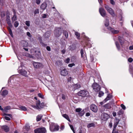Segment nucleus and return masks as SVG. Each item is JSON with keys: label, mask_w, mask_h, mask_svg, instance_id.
I'll list each match as a JSON object with an SVG mask.
<instances>
[{"label": "nucleus", "mask_w": 133, "mask_h": 133, "mask_svg": "<svg viewBox=\"0 0 133 133\" xmlns=\"http://www.w3.org/2000/svg\"><path fill=\"white\" fill-rule=\"evenodd\" d=\"M78 95L82 97H87L89 95L88 92L85 90H83L80 91L78 93Z\"/></svg>", "instance_id": "nucleus-1"}, {"label": "nucleus", "mask_w": 133, "mask_h": 133, "mask_svg": "<svg viewBox=\"0 0 133 133\" xmlns=\"http://www.w3.org/2000/svg\"><path fill=\"white\" fill-rule=\"evenodd\" d=\"M105 8L114 17L115 16V14L113 10L111 8L109 7L107 5H105Z\"/></svg>", "instance_id": "nucleus-2"}, {"label": "nucleus", "mask_w": 133, "mask_h": 133, "mask_svg": "<svg viewBox=\"0 0 133 133\" xmlns=\"http://www.w3.org/2000/svg\"><path fill=\"white\" fill-rule=\"evenodd\" d=\"M46 131V129L44 128H39L34 130L35 133H45Z\"/></svg>", "instance_id": "nucleus-3"}, {"label": "nucleus", "mask_w": 133, "mask_h": 133, "mask_svg": "<svg viewBox=\"0 0 133 133\" xmlns=\"http://www.w3.org/2000/svg\"><path fill=\"white\" fill-rule=\"evenodd\" d=\"M92 87L94 90L96 92H98L100 90V87L96 83H94L92 85Z\"/></svg>", "instance_id": "nucleus-4"}, {"label": "nucleus", "mask_w": 133, "mask_h": 133, "mask_svg": "<svg viewBox=\"0 0 133 133\" xmlns=\"http://www.w3.org/2000/svg\"><path fill=\"white\" fill-rule=\"evenodd\" d=\"M109 117V115L107 113H103L101 115V118L102 120L106 121Z\"/></svg>", "instance_id": "nucleus-5"}, {"label": "nucleus", "mask_w": 133, "mask_h": 133, "mask_svg": "<svg viewBox=\"0 0 133 133\" xmlns=\"http://www.w3.org/2000/svg\"><path fill=\"white\" fill-rule=\"evenodd\" d=\"M6 21L7 23L8 24L10 28H12V25L11 22V21L10 19V17L9 15H6Z\"/></svg>", "instance_id": "nucleus-6"}, {"label": "nucleus", "mask_w": 133, "mask_h": 133, "mask_svg": "<svg viewBox=\"0 0 133 133\" xmlns=\"http://www.w3.org/2000/svg\"><path fill=\"white\" fill-rule=\"evenodd\" d=\"M33 65L35 68H38L43 67L42 64L40 63L34 62L33 63Z\"/></svg>", "instance_id": "nucleus-7"}, {"label": "nucleus", "mask_w": 133, "mask_h": 133, "mask_svg": "<svg viewBox=\"0 0 133 133\" xmlns=\"http://www.w3.org/2000/svg\"><path fill=\"white\" fill-rule=\"evenodd\" d=\"M61 29H56L55 31V35L57 37H59L61 34Z\"/></svg>", "instance_id": "nucleus-8"}, {"label": "nucleus", "mask_w": 133, "mask_h": 133, "mask_svg": "<svg viewBox=\"0 0 133 133\" xmlns=\"http://www.w3.org/2000/svg\"><path fill=\"white\" fill-rule=\"evenodd\" d=\"M99 12L102 16L104 17L106 15V12L104 9L100 8L99 9Z\"/></svg>", "instance_id": "nucleus-9"}, {"label": "nucleus", "mask_w": 133, "mask_h": 133, "mask_svg": "<svg viewBox=\"0 0 133 133\" xmlns=\"http://www.w3.org/2000/svg\"><path fill=\"white\" fill-rule=\"evenodd\" d=\"M91 110L94 112H96L97 111V106L94 104H92L90 106Z\"/></svg>", "instance_id": "nucleus-10"}, {"label": "nucleus", "mask_w": 133, "mask_h": 133, "mask_svg": "<svg viewBox=\"0 0 133 133\" xmlns=\"http://www.w3.org/2000/svg\"><path fill=\"white\" fill-rule=\"evenodd\" d=\"M19 73L21 75L26 77H28L27 75V72L24 70H19Z\"/></svg>", "instance_id": "nucleus-11"}, {"label": "nucleus", "mask_w": 133, "mask_h": 133, "mask_svg": "<svg viewBox=\"0 0 133 133\" xmlns=\"http://www.w3.org/2000/svg\"><path fill=\"white\" fill-rule=\"evenodd\" d=\"M61 74L62 76H65L68 74V72L65 69H64L61 71Z\"/></svg>", "instance_id": "nucleus-12"}, {"label": "nucleus", "mask_w": 133, "mask_h": 133, "mask_svg": "<svg viewBox=\"0 0 133 133\" xmlns=\"http://www.w3.org/2000/svg\"><path fill=\"white\" fill-rule=\"evenodd\" d=\"M55 125L53 123H52L50 126V130L51 131H55Z\"/></svg>", "instance_id": "nucleus-13"}, {"label": "nucleus", "mask_w": 133, "mask_h": 133, "mask_svg": "<svg viewBox=\"0 0 133 133\" xmlns=\"http://www.w3.org/2000/svg\"><path fill=\"white\" fill-rule=\"evenodd\" d=\"M2 128L6 132H8L9 130V128L7 125H5L2 126Z\"/></svg>", "instance_id": "nucleus-14"}, {"label": "nucleus", "mask_w": 133, "mask_h": 133, "mask_svg": "<svg viewBox=\"0 0 133 133\" xmlns=\"http://www.w3.org/2000/svg\"><path fill=\"white\" fill-rule=\"evenodd\" d=\"M40 103L39 101L38 100L37 101L36 103V106L32 105V107L36 109H40V108L38 106L39 103Z\"/></svg>", "instance_id": "nucleus-15"}, {"label": "nucleus", "mask_w": 133, "mask_h": 133, "mask_svg": "<svg viewBox=\"0 0 133 133\" xmlns=\"http://www.w3.org/2000/svg\"><path fill=\"white\" fill-rule=\"evenodd\" d=\"M108 29L110 30L111 32L114 34H117L119 33V31L117 30H115L114 29L111 28L110 27H109Z\"/></svg>", "instance_id": "nucleus-16"}, {"label": "nucleus", "mask_w": 133, "mask_h": 133, "mask_svg": "<svg viewBox=\"0 0 133 133\" xmlns=\"http://www.w3.org/2000/svg\"><path fill=\"white\" fill-rule=\"evenodd\" d=\"M118 39L121 44V45L123 44H124V38L122 37L119 36L118 37Z\"/></svg>", "instance_id": "nucleus-17"}, {"label": "nucleus", "mask_w": 133, "mask_h": 133, "mask_svg": "<svg viewBox=\"0 0 133 133\" xmlns=\"http://www.w3.org/2000/svg\"><path fill=\"white\" fill-rule=\"evenodd\" d=\"M47 6L46 4L45 3H43L41 6V8L43 10H45Z\"/></svg>", "instance_id": "nucleus-18"}, {"label": "nucleus", "mask_w": 133, "mask_h": 133, "mask_svg": "<svg viewBox=\"0 0 133 133\" xmlns=\"http://www.w3.org/2000/svg\"><path fill=\"white\" fill-rule=\"evenodd\" d=\"M103 107L105 108L108 109H110L111 108V104L110 103H108L107 104L104 105Z\"/></svg>", "instance_id": "nucleus-19"}, {"label": "nucleus", "mask_w": 133, "mask_h": 133, "mask_svg": "<svg viewBox=\"0 0 133 133\" xmlns=\"http://www.w3.org/2000/svg\"><path fill=\"white\" fill-rule=\"evenodd\" d=\"M8 93V91L6 90H5L2 92L1 93V95L3 96H5L7 95Z\"/></svg>", "instance_id": "nucleus-20"}, {"label": "nucleus", "mask_w": 133, "mask_h": 133, "mask_svg": "<svg viewBox=\"0 0 133 133\" xmlns=\"http://www.w3.org/2000/svg\"><path fill=\"white\" fill-rule=\"evenodd\" d=\"M72 87L74 88V90H76L79 88L81 87V86L79 84H76L73 85Z\"/></svg>", "instance_id": "nucleus-21"}, {"label": "nucleus", "mask_w": 133, "mask_h": 133, "mask_svg": "<svg viewBox=\"0 0 133 133\" xmlns=\"http://www.w3.org/2000/svg\"><path fill=\"white\" fill-rule=\"evenodd\" d=\"M111 97V95H108L107 96L106 98L104 99L103 101V102H106L107 101L109 100Z\"/></svg>", "instance_id": "nucleus-22"}, {"label": "nucleus", "mask_w": 133, "mask_h": 133, "mask_svg": "<svg viewBox=\"0 0 133 133\" xmlns=\"http://www.w3.org/2000/svg\"><path fill=\"white\" fill-rule=\"evenodd\" d=\"M95 124L94 123H90L87 126V127L88 128H89L92 127H95Z\"/></svg>", "instance_id": "nucleus-23"}, {"label": "nucleus", "mask_w": 133, "mask_h": 133, "mask_svg": "<svg viewBox=\"0 0 133 133\" xmlns=\"http://www.w3.org/2000/svg\"><path fill=\"white\" fill-rule=\"evenodd\" d=\"M63 116L67 119L68 121L69 122H71L70 120L69 117L68 115L66 114H64L63 115Z\"/></svg>", "instance_id": "nucleus-24"}, {"label": "nucleus", "mask_w": 133, "mask_h": 133, "mask_svg": "<svg viewBox=\"0 0 133 133\" xmlns=\"http://www.w3.org/2000/svg\"><path fill=\"white\" fill-rule=\"evenodd\" d=\"M42 116L41 115H38L37 117L36 120L37 121H39L41 119Z\"/></svg>", "instance_id": "nucleus-25"}, {"label": "nucleus", "mask_w": 133, "mask_h": 133, "mask_svg": "<svg viewBox=\"0 0 133 133\" xmlns=\"http://www.w3.org/2000/svg\"><path fill=\"white\" fill-rule=\"evenodd\" d=\"M11 109V107L10 106H8L5 107L4 109V111L7 112L8 110H10Z\"/></svg>", "instance_id": "nucleus-26"}, {"label": "nucleus", "mask_w": 133, "mask_h": 133, "mask_svg": "<svg viewBox=\"0 0 133 133\" xmlns=\"http://www.w3.org/2000/svg\"><path fill=\"white\" fill-rule=\"evenodd\" d=\"M56 65H57L58 66H61L62 65V62L60 61H58L56 62Z\"/></svg>", "instance_id": "nucleus-27"}, {"label": "nucleus", "mask_w": 133, "mask_h": 133, "mask_svg": "<svg viewBox=\"0 0 133 133\" xmlns=\"http://www.w3.org/2000/svg\"><path fill=\"white\" fill-rule=\"evenodd\" d=\"M17 20V16L16 15H14L13 17H12V22H13L14 21Z\"/></svg>", "instance_id": "nucleus-28"}, {"label": "nucleus", "mask_w": 133, "mask_h": 133, "mask_svg": "<svg viewBox=\"0 0 133 133\" xmlns=\"http://www.w3.org/2000/svg\"><path fill=\"white\" fill-rule=\"evenodd\" d=\"M19 108L21 110L24 111H26L27 110L26 108L24 106H20L19 107Z\"/></svg>", "instance_id": "nucleus-29"}, {"label": "nucleus", "mask_w": 133, "mask_h": 133, "mask_svg": "<svg viewBox=\"0 0 133 133\" xmlns=\"http://www.w3.org/2000/svg\"><path fill=\"white\" fill-rule=\"evenodd\" d=\"M63 33L66 38H67L68 37V32L65 31H63Z\"/></svg>", "instance_id": "nucleus-30"}, {"label": "nucleus", "mask_w": 133, "mask_h": 133, "mask_svg": "<svg viewBox=\"0 0 133 133\" xmlns=\"http://www.w3.org/2000/svg\"><path fill=\"white\" fill-rule=\"evenodd\" d=\"M109 23L108 19H106L105 21V25L106 26H107L109 25Z\"/></svg>", "instance_id": "nucleus-31"}, {"label": "nucleus", "mask_w": 133, "mask_h": 133, "mask_svg": "<svg viewBox=\"0 0 133 133\" xmlns=\"http://www.w3.org/2000/svg\"><path fill=\"white\" fill-rule=\"evenodd\" d=\"M38 106H39L40 108H43L44 106V104L43 103H39V104Z\"/></svg>", "instance_id": "nucleus-32"}, {"label": "nucleus", "mask_w": 133, "mask_h": 133, "mask_svg": "<svg viewBox=\"0 0 133 133\" xmlns=\"http://www.w3.org/2000/svg\"><path fill=\"white\" fill-rule=\"evenodd\" d=\"M39 12V10L38 9H36L34 11V14L36 15V14H38Z\"/></svg>", "instance_id": "nucleus-33"}, {"label": "nucleus", "mask_w": 133, "mask_h": 133, "mask_svg": "<svg viewBox=\"0 0 133 133\" xmlns=\"http://www.w3.org/2000/svg\"><path fill=\"white\" fill-rule=\"evenodd\" d=\"M123 111L121 109L118 111L117 113V114L118 115H121L123 113Z\"/></svg>", "instance_id": "nucleus-34"}, {"label": "nucleus", "mask_w": 133, "mask_h": 133, "mask_svg": "<svg viewBox=\"0 0 133 133\" xmlns=\"http://www.w3.org/2000/svg\"><path fill=\"white\" fill-rule=\"evenodd\" d=\"M119 119L118 118H116V122H115L114 124H116L117 125L118 124L119 122Z\"/></svg>", "instance_id": "nucleus-35"}, {"label": "nucleus", "mask_w": 133, "mask_h": 133, "mask_svg": "<svg viewBox=\"0 0 133 133\" xmlns=\"http://www.w3.org/2000/svg\"><path fill=\"white\" fill-rule=\"evenodd\" d=\"M104 93L102 91H100L99 93V97H101L102 96H103L104 95Z\"/></svg>", "instance_id": "nucleus-36"}, {"label": "nucleus", "mask_w": 133, "mask_h": 133, "mask_svg": "<svg viewBox=\"0 0 133 133\" xmlns=\"http://www.w3.org/2000/svg\"><path fill=\"white\" fill-rule=\"evenodd\" d=\"M25 129L26 130H29L30 129V126L28 124H26L25 125Z\"/></svg>", "instance_id": "nucleus-37"}, {"label": "nucleus", "mask_w": 133, "mask_h": 133, "mask_svg": "<svg viewBox=\"0 0 133 133\" xmlns=\"http://www.w3.org/2000/svg\"><path fill=\"white\" fill-rule=\"evenodd\" d=\"M85 111L84 110L81 111L79 113V114L81 116H82L84 114Z\"/></svg>", "instance_id": "nucleus-38"}, {"label": "nucleus", "mask_w": 133, "mask_h": 133, "mask_svg": "<svg viewBox=\"0 0 133 133\" xmlns=\"http://www.w3.org/2000/svg\"><path fill=\"white\" fill-rule=\"evenodd\" d=\"M75 34L77 37V38H78L80 37V34L79 33L77 32H75Z\"/></svg>", "instance_id": "nucleus-39"}, {"label": "nucleus", "mask_w": 133, "mask_h": 133, "mask_svg": "<svg viewBox=\"0 0 133 133\" xmlns=\"http://www.w3.org/2000/svg\"><path fill=\"white\" fill-rule=\"evenodd\" d=\"M115 44L117 48L118 49H119L120 48V46L118 43L117 42H116Z\"/></svg>", "instance_id": "nucleus-40"}, {"label": "nucleus", "mask_w": 133, "mask_h": 133, "mask_svg": "<svg viewBox=\"0 0 133 133\" xmlns=\"http://www.w3.org/2000/svg\"><path fill=\"white\" fill-rule=\"evenodd\" d=\"M19 25V23L17 21H16L14 23V25L15 27H17Z\"/></svg>", "instance_id": "nucleus-41"}, {"label": "nucleus", "mask_w": 133, "mask_h": 133, "mask_svg": "<svg viewBox=\"0 0 133 133\" xmlns=\"http://www.w3.org/2000/svg\"><path fill=\"white\" fill-rule=\"evenodd\" d=\"M82 110V109L80 108H77L76 109L75 111L77 112H80Z\"/></svg>", "instance_id": "nucleus-42"}, {"label": "nucleus", "mask_w": 133, "mask_h": 133, "mask_svg": "<svg viewBox=\"0 0 133 133\" xmlns=\"http://www.w3.org/2000/svg\"><path fill=\"white\" fill-rule=\"evenodd\" d=\"M25 24L28 26H29L30 25V22L29 21H26L25 22Z\"/></svg>", "instance_id": "nucleus-43"}, {"label": "nucleus", "mask_w": 133, "mask_h": 133, "mask_svg": "<svg viewBox=\"0 0 133 133\" xmlns=\"http://www.w3.org/2000/svg\"><path fill=\"white\" fill-rule=\"evenodd\" d=\"M69 126L70 127V128L73 131V132L74 133H75V130H74V128H73V126L72 125H69Z\"/></svg>", "instance_id": "nucleus-44"}, {"label": "nucleus", "mask_w": 133, "mask_h": 133, "mask_svg": "<svg viewBox=\"0 0 133 133\" xmlns=\"http://www.w3.org/2000/svg\"><path fill=\"white\" fill-rule=\"evenodd\" d=\"M59 129V126L58 125H55V131H58Z\"/></svg>", "instance_id": "nucleus-45"}, {"label": "nucleus", "mask_w": 133, "mask_h": 133, "mask_svg": "<svg viewBox=\"0 0 133 133\" xmlns=\"http://www.w3.org/2000/svg\"><path fill=\"white\" fill-rule=\"evenodd\" d=\"M81 53L82 57H83L84 56L83 55V51L82 49H81Z\"/></svg>", "instance_id": "nucleus-46"}, {"label": "nucleus", "mask_w": 133, "mask_h": 133, "mask_svg": "<svg viewBox=\"0 0 133 133\" xmlns=\"http://www.w3.org/2000/svg\"><path fill=\"white\" fill-rule=\"evenodd\" d=\"M38 96L42 98H43L44 97L40 93H38Z\"/></svg>", "instance_id": "nucleus-47"}, {"label": "nucleus", "mask_w": 133, "mask_h": 133, "mask_svg": "<svg viewBox=\"0 0 133 133\" xmlns=\"http://www.w3.org/2000/svg\"><path fill=\"white\" fill-rule=\"evenodd\" d=\"M121 107H122V108L124 110H125L126 108L125 107V105H123V104H122L121 105Z\"/></svg>", "instance_id": "nucleus-48"}, {"label": "nucleus", "mask_w": 133, "mask_h": 133, "mask_svg": "<svg viewBox=\"0 0 133 133\" xmlns=\"http://www.w3.org/2000/svg\"><path fill=\"white\" fill-rule=\"evenodd\" d=\"M75 64L74 63H73L71 64H70L68 65V66L70 67H71L72 66H74Z\"/></svg>", "instance_id": "nucleus-49"}, {"label": "nucleus", "mask_w": 133, "mask_h": 133, "mask_svg": "<svg viewBox=\"0 0 133 133\" xmlns=\"http://www.w3.org/2000/svg\"><path fill=\"white\" fill-rule=\"evenodd\" d=\"M133 60L131 58H129L128 59V61L130 62H132Z\"/></svg>", "instance_id": "nucleus-50"}, {"label": "nucleus", "mask_w": 133, "mask_h": 133, "mask_svg": "<svg viewBox=\"0 0 133 133\" xmlns=\"http://www.w3.org/2000/svg\"><path fill=\"white\" fill-rule=\"evenodd\" d=\"M62 98L64 100L65 99V96L64 94H62Z\"/></svg>", "instance_id": "nucleus-51"}, {"label": "nucleus", "mask_w": 133, "mask_h": 133, "mask_svg": "<svg viewBox=\"0 0 133 133\" xmlns=\"http://www.w3.org/2000/svg\"><path fill=\"white\" fill-rule=\"evenodd\" d=\"M122 13H121V14L120 15V16L119 17L120 18V21H122Z\"/></svg>", "instance_id": "nucleus-52"}, {"label": "nucleus", "mask_w": 133, "mask_h": 133, "mask_svg": "<svg viewBox=\"0 0 133 133\" xmlns=\"http://www.w3.org/2000/svg\"><path fill=\"white\" fill-rule=\"evenodd\" d=\"M5 118L6 120H10V118H9V117H8L7 116H5Z\"/></svg>", "instance_id": "nucleus-53"}, {"label": "nucleus", "mask_w": 133, "mask_h": 133, "mask_svg": "<svg viewBox=\"0 0 133 133\" xmlns=\"http://www.w3.org/2000/svg\"><path fill=\"white\" fill-rule=\"evenodd\" d=\"M41 2L40 0H36V2L37 4H39Z\"/></svg>", "instance_id": "nucleus-54"}, {"label": "nucleus", "mask_w": 133, "mask_h": 133, "mask_svg": "<svg viewBox=\"0 0 133 133\" xmlns=\"http://www.w3.org/2000/svg\"><path fill=\"white\" fill-rule=\"evenodd\" d=\"M112 133H118V131H116L114 129H113Z\"/></svg>", "instance_id": "nucleus-55"}, {"label": "nucleus", "mask_w": 133, "mask_h": 133, "mask_svg": "<svg viewBox=\"0 0 133 133\" xmlns=\"http://www.w3.org/2000/svg\"><path fill=\"white\" fill-rule=\"evenodd\" d=\"M27 35L29 37H31V35L29 32H27L26 33Z\"/></svg>", "instance_id": "nucleus-56"}, {"label": "nucleus", "mask_w": 133, "mask_h": 133, "mask_svg": "<svg viewBox=\"0 0 133 133\" xmlns=\"http://www.w3.org/2000/svg\"><path fill=\"white\" fill-rule=\"evenodd\" d=\"M70 61V59L69 58H67L66 59V63H68Z\"/></svg>", "instance_id": "nucleus-57"}, {"label": "nucleus", "mask_w": 133, "mask_h": 133, "mask_svg": "<svg viewBox=\"0 0 133 133\" xmlns=\"http://www.w3.org/2000/svg\"><path fill=\"white\" fill-rule=\"evenodd\" d=\"M110 3L114 5L115 4V2L113 0H112L110 1Z\"/></svg>", "instance_id": "nucleus-58"}, {"label": "nucleus", "mask_w": 133, "mask_h": 133, "mask_svg": "<svg viewBox=\"0 0 133 133\" xmlns=\"http://www.w3.org/2000/svg\"><path fill=\"white\" fill-rule=\"evenodd\" d=\"M46 49L48 51L50 50V48L49 46H48L46 47Z\"/></svg>", "instance_id": "nucleus-59"}, {"label": "nucleus", "mask_w": 133, "mask_h": 133, "mask_svg": "<svg viewBox=\"0 0 133 133\" xmlns=\"http://www.w3.org/2000/svg\"><path fill=\"white\" fill-rule=\"evenodd\" d=\"M12 11L13 12L14 15H16V12L15 10L14 9H13Z\"/></svg>", "instance_id": "nucleus-60"}, {"label": "nucleus", "mask_w": 133, "mask_h": 133, "mask_svg": "<svg viewBox=\"0 0 133 133\" xmlns=\"http://www.w3.org/2000/svg\"><path fill=\"white\" fill-rule=\"evenodd\" d=\"M42 17L43 18H45L46 17V15L45 14H43Z\"/></svg>", "instance_id": "nucleus-61"}, {"label": "nucleus", "mask_w": 133, "mask_h": 133, "mask_svg": "<svg viewBox=\"0 0 133 133\" xmlns=\"http://www.w3.org/2000/svg\"><path fill=\"white\" fill-rule=\"evenodd\" d=\"M10 28L9 26L8 28V29L9 32L12 31V30L10 28Z\"/></svg>", "instance_id": "nucleus-62"}, {"label": "nucleus", "mask_w": 133, "mask_h": 133, "mask_svg": "<svg viewBox=\"0 0 133 133\" xmlns=\"http://www.w3.org/2000/svg\"><path fill=\"white\" fill-rule=\"evenodd\" d=\"M61 52L63 54H64L65 53V50L64 49H63L61 51Z\"/></svg>", "instance_id": "nucleus-63"}, {"label": "nucleus", "mask_w": 133, "mask_h": 133, "mask_svg": "<svg viewBox=\"0 0 133 133\" xmlns=\"http://www.w3.org/2000/svg\"><path fill=\"white\" fill-rule=\"evenodd\" d=\"M129 49L130 50H132L133 49V45L130 46L129 47Z\"/></svg>", "instance_id": "nucleus-64"}]
</instances>
